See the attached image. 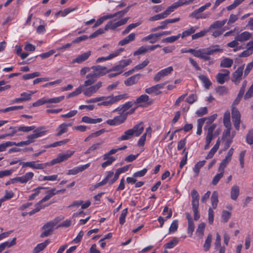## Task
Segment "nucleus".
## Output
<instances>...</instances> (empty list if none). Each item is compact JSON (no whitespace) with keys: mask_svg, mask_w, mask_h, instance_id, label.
<instances>
[{"mask_svg":"<svg viewBox=\"0 0 253 253\" xmlns=\"http://www.w3.org/2000/svg\"><path fill=\"white\" fill-rule=\"evenodd\" d=\"M91 55V51H88L86 52H84L80 55H79L77 58L74 59L73 61V63H81L87 60L89 57Z\"/></svg>","mask_w":253,"mask_h":253,"instance_id":"nucleus-18","label":"nucleus"},{"mask_svg":"<svg viewBox=\"0 0 253 253\" xmlns=\"http://www.w3.org/2000/svg\"><path fill=\"white\" fill-rule=\"evenodd\" d=\"M197 96L196 94H191L186 99V101L188 103L192 104L195 102H196L197 100Z\"/></svg>","mask_w":253,"mask_h":253,"instance_id":"nucleus-57","label":"nucleus"},{"mask_svg":"<svg viewBox=\"0 0 253 253\" xmlns=\"http://www.w3.org/2000/svg\"><path fill=\"white\" fill-rule=\"evenodd\" d=\"M217 93L220 95L227 94L228 93V89L224 86H218L216 89Z\"/></svg>","mask_w":253,"mask_h":253,"instance_id":"nucleus-59","label":"nucleus"},{"mask_svg":"<svg viewBox=\"0 0 253 253\" xmlns=\"http://www.w3.org/2000/svg\"><path fill=\"white\" fill-rule=\"evenodd\" d=\"M102 121V119L101 118L92 119L88 116H84L82 118V122L87 124H94L100 123Z\"/></svg>","mask_w":253,"mask_h":253,"instance_id":"nucleus-26","label":"nucleus"},{"mask_svg":"<svg viewBox=\"0 0 253 253\" xmlns=\"http://www.w3.org/2000/svg\"><path fill=\"white\" fill-rule=\"evenodd\" d=\"M240 189L237 185H234L231 190V198L232 200L236 201L239 195Z\"/></svg>","mask_w":253,"mask_h":253,"instance_id":"nucleus-30","label":"nucleus"},{"mask_svg":"<svg viewBox=\"0 0 253 253\" xmlns=\"http://www.w3.org/2000/svg\"><path fill=\"white\" fill-rule=\"evenodd\" d=\"M74 153V151L71 152L67 154H59L58 156L59 158L60 162L65 161L71 157Z\"/></svg>","mask_w":253,"mask_h":253,"instance_id":"nucleus-50","label":"nucleus"},{"mask_svg":"<svg viewBox=\"0 0 253 253\" xmlns=\"http://www.w3.org/2000/svg\"><path fill=\"white\" fill-rule=\"evenodd\" d=\"M55 191L56 189L55 188L51 189L48 191L46 192L47 194L40 201V204H42L49 200L53 196L56 194Z\"/></svg>","mask_w":253,"mask_h":253,"instance_id":"nucleus-32","label":"nucleus"},{"mask_svg":"<svg viewBox=\"0 0 253 253\" xmlns=\"http://www.w3.org/2000/svg\"><path fill=\"white\" fill-rule=\"evenodd\" d=\"M59 217L55 218L53 220L48 222L42 226L44 231L41 234V237L43 238L50 235L53 231V227L60 221Z\"/></svg>","mask_w":253,"mask_h":253,"instance_id":"nucleus-3","label":"nucleus"},{"mask_svg":"<svg viewBox=\"0 0 253 253\" xmlns=\"http://www.w3.org/2000/svg\"><path fill=\"white\" fill-rule=\"evenodd\" d=\"M145 92L149 94L155 93L156 95H159L161 93V91L158 90L155 85L150 87L146 88Z\"/></svg>","mask_w":253,"mask_h":253,"instance_id":"nucleus-42","label":"nucleus"},{"mask_svg":"<svg viewBox=\"0 0 253 253\" xmlns=\"http://www.w3.org/2000/svg\"><path fill=\"white\" fill-rule=\"evenodd\" d=\"M206 161L205 160L198 162L193 168V171L196 173V176L198 175L200 169L202 168L206 164Z\"/></svg>","mask_w":253,"mask_h":253,"instance_id":"nucleus-36","label":"nucleus"},{"mask_svg":"<svg viewBox=\"0 0 253 253\" xmlns=\"http://www.w3.org/2000/svg\"><path fill=\"white\" fill-rule=\"evenodd\" d=\"M212 235L211 234H208V235L205 240V242L204 243V247H203L204 250L205 252H207L210 250V247H211V241H212Z\"/></svg>","mask_w":253,"mask_h":253,"instance_id":"nucleus-34","label":"nucleus"},{"mask_svg":"<svg viewBox=\"0 0 253 253\" xmlns=\"http://www.w3.org/2000/svg\"><path fill=\"white\" fill-rule=\"evenodd\" d=\"M39 161H32L27 162H20V165H22V167H30L33 169H44L43 164H39Z\"/></svg>","mask_w":253,"mask_h":253,"instance_id":"nucleus-14","label":"nucleus"},{"mask_svg":"<svg viewBox=\"0 0 253 253\" xmlns=\"http://www.w3.org/2000/svg\"><path fill=\"white\" fill-rule=\"evenodd\" d=\"M159 38L158 33L152 34L144 37L142 41L143 42L150 41V43H154L158 40Z\"/></svg>","mask_w":253,"mask_h":253,"instance_id":"nucleus-25","label":"nucleus"},{"mask_svg":"<svg viewBox=\"0 0 253 253\" xmlns=\"http://www.w3.org/2000/svg\"><path fill=\"white\" fill-rule=\"evenodd\" d=\"M218 193L216 191H214L211 197V201L212 204V206L213 209H216L217 206V204L218 202Z\"/></svg>","mask_w":253,"mask_h":253,"instance_id":"nucleus-37","label":"nucleus"},{"mask_svg":"<svg viewBox=\"0 0 253 253\" xmlns=\"http://www.w3.org/2000/svg\"><path fill=\"white\" fill-rule=\"evenodd\" d=\"M101 97L103 98L102 100L103 101L99 103L98 105L109 106L116 103L123 99L127 98L128 97V95L127 94L125 93L116 96L112 95L108 96H101Z\"/></svg>","mask_w":253,"mask_h":253,"instance_id":"nucleus-2","label":"nucleus"},{"mask_svg":"<svg viewBox=\"0 0 253 253\" xmlns=\"http://www.w3.org/2000/svg\"><path fill=\"white\" fill-rule=\"evenodd\" d=\"M36 128V126H20L18 127V130L20 131H23V132H29L30 131L34 130V129Z\"/></svg>","mask_w":253,"mask_h":253,"instance_id":"nucleus-51","label":"nucleus"},{"mask_svg":"<svg viewBox=\"0 0 253 253\" xmlns=\"http://www.w3.org/2000/svg\"><path fill=\"white\" fill-rule=\"evenodd\" d=\"M252 37V34L248 31H245L235 37V39L240 42L247 41Z\"/></svg>","mask_w":253,"mask_h":253,"instance_id":"nucleus-17","label":"nucleus"},{"mask_svg":"<svg viewBox=\"0 0 253 253\" xmlns=\"http://www.w3.org/2000/svg\"><path fill=\"white\" fill-rule=\"evenodd\" d=\"M178 221L177 220H174L173 221L169 228V233L175 232L178 228Z\"/></svg>","mask_w":253,"mask_h":253,"instance_id":"nucleus-53","label":"nucleus"},{"mask_svg":"<svg viewBox=\"0 0 253 253\" xmlns=\"http://www.w3.org/2000/svg\"><path fill=\"white\" fill-rule=\"evenodd\" d=\"M149 97L146 94H142L137 97L135 101V103L138 104L141 103H145L148 101Z\"/></svg>","mask_w":253,"mask_h":253,"instance_id":"nucleus-45","label":"nucleus"},{"mask_svg":"<svg viewBox=\"0 0 253 253\" xmlns=\"http://www.w3.org/2000/svg\"><path fill=\"white\" fill-rule=\"evenodd\" d=\"M40 76V73L39 72H36L33 73L28 74L24 75L23 76V79L24 80H27L31 79H33L35 77H37Z\"/></svg>","mask_w":253,"mask_h":253,"instance_id":"nucleus-56","label":"nucleus"},{"mask_svg":"<svg viewBox=\"0 0 253 253\" xmlns=\"http://www.w3.org/2000/svg\"><path fill=\"white\" fill-rule=\"evenodd\" d=\"M227 20L222 21H216L214 22L210 27V29H216L222 27L226 22Z\"/></svg>","mask_w":253,"mask_h":253,"instance_id":"nucleus-38","label":"nucleus"},{"mask_svg":"<svg viewBox=\"0 0 253 253\" xmlns=\"http://www.w3.org/2000/svg\"><path fill=\"white\" fill-rule=\"evenodd\" d=\"M103 85L102 82L99 81L95 84L87 86L85 89H84L83 93L87 97H90L94 93H96L97 91Z\"/></svg>","mask_w":253,"mask_h":253,"instance_id":"nucleus-5","label":"nucleus"},{"mask_svg":"<svg viewBox=\"0 0 253 253\" xmlns=\"http://www.w3.org/2000/svg\"><path fill=\"white\" fill-rule=\"evenodd\" d=\"M217 116L216 114H214L209 117L206 118V122L204 129H206V127H208V126L212 125V123L216 119Z\"/></svg>","mask_w":253,"mask_h":253,"instance_id":"nucleus-48","label":"nucleus"},{"mask_svg":"<svg viewBox=\"0 0 253 253\" xmlns=\"http://www.w3.org/2000/svg\"><path fill=\"white\" fill-rule=\"evenodd\" d=\"M127 214V209L123 210L119 218V223L123 225L126 221V217Z\"/></svg>","mask_w":253,"mask_h":253,"instance_id":"nucleus-54","label":"nucleus"},{"mask_svg":"<svg viewBox=\"0 0 253 253\" xmlns=\"http://www.w3.org/2000/svg\"><path fill=\"white\" fill-rule=\"evenodd\" d=\"M49 243L50 240L47 239L44 242L38 244L37 246L34 248L33 251V253H39L41 251H42L46 248V247L49 244Z\"/></svg>","mask_w":253,"mask_h":253,"instance_id":"nucleus-24","label":"nucleus"},{"mask_svg":"<svg viewBox=\"0 0 253 253\" xmlns=\"http://www.w3.org/2000/svg\"><path fill=\"white\" fill-rule=\"evenodd\" d=\"M141 24V22H137L135 23H132L127 26L126 28L123 31L122 34L125 35L128 34L131 30L137 27Z\"/></svg>","mask_w":253,"mask_h":253,"instance_id":"nucleus-39","label":"nucleus"},{"mask_svg":"<svg viewBox=\"0 0 253 253\" xmlns=\"http://www.w3.org/2000/svg\"><path fill=\"white\" fill-rule=\"evenodd\" d=\"M91 69H92L93 71H94L96 73L97 75H98V76L99 77L103 76V75L106 74V73L107 72H106V69H107L106 67L101 66L100 65L92 66Z\"/></svg>","mask_w":253,"mask_h":253,"instance_id":"nucleus-23","label":"nucleus"},{"mask_svg":"<svg viewBox=\"0 0 253 253\" xmlns=\"http://www.w3.org/2000/svg\"><path fill=\"white\" fill-rule=\"evenodd\" d=\"M197 29V28L196 27H192L189 29L183 32L180 37H181L182 38H184L187 36H190L194 33Z\"/></svg>","mask_w":253,"mask_h":253,"instance_id":"nucleus-46","label":"nucleus"},{"mask_svg":"<svg viewBox=\"0 0 253 253\" xmlns=\"http://www.w3.org/2000/svg\"><path fill=\"white\" fill-rule=\"evenodd\" d=\"M141 77L140 74H137L127 79L124 84L126 86H130L136 84Z\"/></svg>","mask_w":253,"mask_h":253,"instance_id":"nucleus-16","label":"nucleus"},{"mask_svg":"<svg viewBox=\"0 0 253 253\" xmlns=\"http://www.w3.org/2000/svg\"><path fill=\"white\" fill-rule=\"evenodd\" d=\"M232 119L236 129L239 130L241 123V115L238 109L233 107L232 110Z\"/></svg>","mask_w":253,"mask_h":253,"instance_id":"nucleus-9","label":"nucleus"},{"mask_svg":"<svg viewBox=\"0 0 253 253\" xmlns=\"http://www.w3.org/2000/svg\"><path fill=\"white\" fill-rule=\"evenodd\" d=\"M233 63L232 59L229 58H225L223 59L220 64V66L223 68H230L231 67Z\"/></svg>","mask_w":253,"mask_h":253,"instance_id":"nucleus-31","label":"nucleus"},{"mask_svg":"<svg viewBox=\"0 0 253 253\" xmlns=\"http://www.w3.org/2000/svg\"><path fill=\"white\" fill-rule=\"evenodd\" d=\"M90 166V163L86 164L79 167H76L73 169L68 170L67 174L68 175H75L80 172H82L87 169Z\"/></svg>","mask_w":253,"mask_h":253,"instance_id":"nucleus-15","label":"nucleus"},{"mask_svg":"<svg viewBox=\"0 0 253 253\" xmlns=\"http://www.w3.org/2000/svg\"><path fill=\"white\" fill-rule=\"evenodd\" d=\"M203 12V10L201 9V7L199 8L198 9L195 10L194 11H193L190 15V17L195 18L196 19H199V16H200V13Z\"/></svg>","mask_w":253,"mask_h":253,"instance_id":"nucleus-55","label":"nucleus"},{"mask_svg":"<svg viewBox=\"0 0 253 253\" xmlns=\"http://www.w3.org/2000/svg\"><path fill=\"white\" fill-rule=\"evenodd\" d=\"M208 113V109L206 107L200 108L198 109L196 114L197 115L198 117L203 116L204 115H206Z\"/></svg>","mask_w":253,"mask_h":253,"instance_id":"nucleus-62","label":"nucleus"},{"mask_svg":"<svg viewBox=\"0 0 253 253\" xmlns=\"http://www.w3.org/2000/svg\"><path fill=\"white\" fill-rule=\"evenodd\" d=\"M135 34L132 33L128 36L126 37L125 39L122 40L119 42V45L121 46L125 45L131 42H132L135 39Z\"/></svg>","mask_w":253,"mask_h":253,"instance_id":"nucleus-22","label":"nucleus"},{"mask_svg":"<svg viewBox=\"0 0 253 253\" xmlns=\"http://www.w3.org/2000/svg\"><path fill=\"white\" fill-rule=\"evenodd\" d=\"M231 213L227 211H223L221 215V218L224 222H227L231 217Z\"/></svg>","mask_w":253,"mask_h":253,"instance_id":"nucleus-52","label":"nucleus"},{"mask_svg":"<svg viewBox=\"0 0 253 253\" xmlns=\"http://www.w3.org/2000/svg\"><path fill=\"white\" fill-rule=\"evenodd\" d=\"M64 96H61L50 99L46 98L47 103H58L64 100Z\"/></svg>","mask_w":253,"mask_h":253,"instance_id":"nucleus-49","label":"nucleus"},{"mask_svg":"<svg viewBox=\"0 0 253 253\" xmlns=\"http://www.w3.org/2000/svg\"><path fill=\"white\" fill-rule=\"evenodd\" d=\"M223 49L220 48V45L214 44L208 48H200L196 50L193 48L188 49V53H190L195 57L200 58L205 61H208L211 59L210 55H213L217 52H222Z\"/></svg>","mask_w":253,"mask_h":253,"instance_id":"nucleus-1","label":"nucleus"},{"mask_svg":"<svg viewBox=\"0 0 253 253\" xmlns=\"http://www.w3.org/2000/svg\"><path fill=\"white\" fill-rule=\"evenodd\" d=\"M244 68V65L240 66L232 74L231 80L236 84H239L242 80Z\"/></svg>","mask_w":253,"mask_h":253,"instance_id":"nucleus-11","label":"nucleus"},{"mask_svg":"<svg viewBox=\"0 0 253 253\" xmlns=\"http://www.w3.org/2000/svg\"><path fill=\"white\" fill-rule=\"evenodd\" d=\"M86 78L87 79L86 81H90L91 82V85L95 82L96 79L99 77L97 75L96 73L93 70L92 72L86 75Z\"/></svg>","mask_w":253,"mask_h":253,"instance_id":"nucleus-40","label":"nucleus"},{"mask_svg":"<svg viewBox=\"0 0 253 253\" xmlns=\"http://www.w3.org/2000/svg\"><path fill=\"white\" fill-rule=\"evenodd\" d=\"M69 139H65L61 141H56L54 142L50 145L44 146L45 148H48L50 147H56L58 146H61L62 145L65 144L69 141Z\"/></svg>","mask_w":253,"mask_h":253,"instance_id":"nucleus-35","label":"nucleus"},{"mask_svg":"<svg viewBox=\"0 0 253 253\" xmlns=\"http://www.w3.org/2000/svg\"><path fill=\"white\" fill-rule=\"evenodd\" d=\"M115 160L116 159L114 157H109L107 160L102 164L101 166L103 168H105L107 166L111 165Z\"/></svg>","mask_w":253,"mask_h":253,"instance_id":"nucleus-60","label":"nucleus"},{"mask_svg":"<svg viewBox=\"0 0 253 253\" xmlns=\"http://www.w3.org/2000/svg\"><path fill=\"white\" fill-rule=\"evenodd\" d=\"M34 93V92L32 91H29V93L24 92L21 93L20 96L23 98L24 100L26 101L30 100L31 99L32 95Z\"/></svg>","mask_w":253,"mask_h":253,"instance_id":"nucleus-61","label":"nucleus"},{"mask_svg":"<svg viewBox=\"0 0 253 253\" xmlns=\"http://www.w3.org/2000/svg\"><path fill=\"white\" fill-rule=\"evenodd\" d=\"M221 71V73H219L216 75L215 78L216 82L222 84L229 80L230 71L227 69H222Z\"/></svg>","mask_w":253,"mask_h":253,"instance_id":"nucleus-7","label":"nucleus"},{"mask_svg":"<svg viewBox=\"0 0 253 253\" xmlns=\"http://www.w3.org/2000/svg\"><path fill=\"white\" fill-rule=\"evenodd\" d=\"M181 36V34H179L176 36H172L164 39L162 40V42L172 43L177 41Z\"/></svg>","mask_w":253,"mask_h":253,"instance_id":"nucleus-41","label":"nucleus"},{"mask_svg":"<svg viewBox=\"0 0 253 253\" xmlns=\"http://www.w3.org/2000/svg\"><path fill=\"white\" fill-rule=\"evenodd\" d=\"M91 82L90 81H85L84 84L80 85L77 88H76L74 91L69 93L67 98H70L74 96H76L80 94L81 92H83L84 88L85 87L90 85Z\"/></svg>","mask_w":253,"mask_h":253,"instance_id":"nucleus-13","label":"nucleus"},{"mask_svg":"<svg viewBox=\"0 0 253 253\" xmlns=\"http://www.w3.org/2000/svg\"><path fill=\"white\" fill-rule=\"evenodd\" d=\"M45 103H47L46 98L43 97V98L39 99L36 102L33 103L32 104V106L33 107H37V106H39L43 105Z\"/></svg>","mask_w":253,"mask_h":253,"instance_id":"nucleus-58","label":"nucleus"},{"mask_svg":"<svg viewBox=\"0 0 253 253\" xmlns=\"http://www.w3.org/2000/svg\"><path fill=\"white\" fill-rule=\"evenodd\" d=\"M178 243V240L176 238H173L169 242L165 245L166 249H172Z\"/></svg>","mask_w":253,"mask_h":253,"instance_id":"nucleus-44","label":"nucleus"},{"mask_svg":"<svg viewBox=\"0 0 253 253\" xmlns=\"http://www.w3.org/2000/svg\"><path fill=\"white\" fill-rule=\"evenodd\" d=\"M72 126L71 123H62L56 129L58 131L56 136H59L67 131L68 127Z\"/></svg>","mask_w":253,"mask_h":253,"instance_id":"nucleus-21","label":"nucleus"},{"mask_svg":"<svg viewBox=\"0 0 253 253\" xmlns=\"http://www.w3.org/2000/svg\"><path fill=\"white\" fill-rule=\"evenodd\" d=\"M129 18V17H126L116 22H114L113 21H110L106 24L105 26V30H115L117 27L126 24Z\"/></svg>","mask_w":253,"mask_h":253,"instance_id":"nucleus-8","label":"nucleus"},{"mask_svg":"<svg viewBox=\"0 0 253 253\" xmlns=\"http://www.w3.org/2000/svg\"><path fill=\"white\" fill-rule=\"evenodd\" d=\"M103 143L102 141L98 143H94L91 145L85 152V154H89L91 152L95 151L99 148V146Z\"/></svg>","mask_w":253,"mask_h":253,"instance_id":"nucleus-47","label":"nucleus"},{"mask_svg":"<svg viewBox=\"0 0 253 253\" xmlns=\"http://www.w3.org/2000/svg\"><path fill=\"white\" fill-rule=\"evenodd\" d=\"M205 226L206 224L204 222L201 223L198 226L196 234L200 239H202L204 236Z\"/></svg>","mask_w":253,"mask_h":253,"instance_id":"nucleus-29","label":"nucleus"},{"mask_svg":"<svg viewBox=\"0 0 253 253\" xmlns=\"http://www.w3.org/2000/svg\"><path fill=\"white\" fill-rule=\"evenodd\" d=\"M43 127H40L36 129H34L33 133L27 136V138L31 142V143L34 142L35 139L45 135L46 131L43 130Z\"/></svg>","mask_w":253,"mask_h":253,"instance_id":"nucleus-10","label":"nucleus"},{"mask_svg":"<svg viewBox=\"0 0 253 253\" xmlns=\"http://www.w3.org/2000/svg\"><path fill=\"white\" fill-rule=\"evenodd\" d=\"M219 173H217L213 177L212 180V184L215 185L217 184L219 180L223 177L224 171L222 170H219Z\"/></svg>","mask_w":253,"mask_h":253,"instance_id":"nucleus-43","label":"nucleus"},{"mask_svg":"<svg viewBox=\"0 0 253 253\" xmlns=\"http://www.w3.org/2000/svg\"><path fill=\"white\" fill-rule=\"evenodd\" d=\"M34 174L32 172H28L26 173L24 175L20 177H16L10 179L5 183L6 185H8L16 182L20 183H26L29 180H31L34 177Z\"/></svg>","mask_w":253,"mask_h":253,"instance_id":"nucleus-4","label":"nucleus"},{"mask_svg":"<svg viewBox=\"0 0 253 253\" xmlns=\"http://www.w3.org/2000/svg\"><path fill=\"white\" fill-rule=\"evenodd\" d=\"M173 71V68L169 66L159 71L154 77L155 82H159L164 77L169 75Z\"/></svg>","mask_w":253,"mask_h":253,"instance_id":"nucleus-12","label":"nucleus"},{"mask_svg":"<svg viewBox=\"0 0 253 253\" xmlns=\"http://www.w3.org/2000/svg\"><path fill=\"white\" fill-rule=\"evenodd\" d=\"M217 125L215 124H212L210 126H208L206 127V129H207V133L206 137L211 138L214 139L216 137V132H213Z\"/></svg>","mask_w":253,"mask_h":253,"instance_id":"nucleus-20","label":"nucleus"},{"mask_svg":"<svg viewBox=\"0 0 253 253\" xmlns=\"http://www.w3.org/2000/svg\"><path fill=\"white\" fill-rule=\"evenodd\" d=\"M127 118V114L115 117L113 119L107 120L106 123L111 126L120 125L125 122Z\"/></svg>","mask_w":253,"mask_h":253,"instance_id":"nucleus-6","label":"nucleus"},{"mask_svg":"<svg viewBox=\"0 0 253 253\" xmlns=\"http://www.w3.org/2000/svg\"><path fill=\"white\" fill-rule=\"evenodd\" d=\"M246 140L248 144H253V129H251L249 131L246 137Z\"/></svg>","mask_w":253,"mask_h":253,"instance_id":"nucleus-63","label":"nucleus"},{"mask_svg":"<svg viewBox=\"0 0 253 253\" xmlns=\"http://www.w3.org/2000/svg\"><path fill=\"white\" fill-rule=\"evenodd\" d=\"M134 135L133 133L132 130L131 129H129L125 131L124 134L119 138H118V140L119 141H124L130 139L132 136Z\"/></svg>","mask_w":253,"mask_h":253,"instance_id":"nucleus-27","label":"nucleus"},{"mask_svg":"<svg viewBox=\"0 0 253 253\" xmlns=\"http://www.w3.org/2000/svg\"><path fill=\"white\" fill-rule=\"evenodd\" d=\"M198 77L201 81L204 84L205 87L207 89H209L211 85V82L209 78L205 75H200Z\"/></svg>","mask_w":253,"mask_h":253,"instance_id":"nucleus-33","label":"nucleus"},{"mask_svg":"<svg viewBox=\"0 0 253 253\" xmlns=\"http://www.w3.org/2000/svg\"><path fill=\"white\" fill-rule=\"evenodd\" d=\"M144 126L142 122L136 125L131 130H132L133 134L136 136H139L143 131Z\"/></svg>","mask_w":253,"mask_h":253,"instance_id":"nucleus-19","label":"nucleus"},{"mask_svg":"<svg viewBox=\"0 0 253 253\" xmlns=\"http://www.w3.org/2000/svg\"><path fill=\"white\" fill-rule=\"evenodd\" d=\"M253 95V84L250 86L249 89L248 90L247 92L245 94L244 96L245 99H248Z\"/></svg>","mask_w":253,"mask_h":253,"instance_id":"nucleus-64","label":"nucleus"},{"mask_svg":"<svg viewBox=\"0 0 253 253\" xmlns=\"http://www.w3.org/2000/svg\"><path fill=\"white\" fill-rule=\"evenodd\" d=\"M119 54H120V51H117L115 52L114 53L110 54L108 56L99 57L96 59V62L100 63V62H101L103 61H105L106 60L111 59L113 58L114 57H115L117 56L118 55H119Z\"/></svg>","mask_w":253,"mask_h":253,"instance_id":"nucleus-28","label":"nucleus"}]
</instances>
